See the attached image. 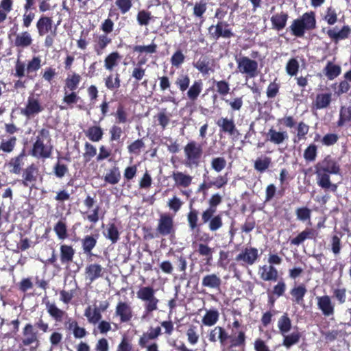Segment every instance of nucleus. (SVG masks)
<instances>
[{
    "instance_id": "nucleus-1",
    "label": "nucleus",
    "mask_w": 351,
    "mask_h": 351,
    "mask_svg": "<svg viewBox=\"0 0 351 351\" xmlns=\"http://www.w3.org/2000/svg\"><path fill=\"white\" fill-rule=\"evenodd\" d=\"M52 145L50 143L49 132L45 129L39 131L33 145L31 154L37 158H48L51 156Z\"/></svg>"
},
{
    "instance_id": "nucleus-2",
    "label": "nucleus",
    "mask_w": 351,
    "mask_h": 351,
    "mask_svg": "<svg viewBox=\"0 0 351 351\" xmlns=\"http://www.w3.org/2000/svg\"><path fill=\"white\" fill-rule=\"evenodd\" d=\"M316 21L313 12L304 13L300 18L294 20L290 25L293 35L302 37L306 30L315 27Z\"/></svg>"
},
{
    "instance_id": "nucleus-3",
    "label": "nucleus",
    "mask_w": 351,
    "mask_h": 351,
    "mask_svg": "<svg viewBox=\"0 0 351 351\" xmlns=\"http://www.w3.org/2000/svg\"><path fill=\"white\" fill-rule=\"evenodd\" d=\"M237 71L244 75L246 78H253L258 75V62L241 54L236 56Z\"/></svg>"
},
{
    "instance_id": "nucleus-4",
    "label": "nucleus",
    "mask_w": 351,
    "mask_h": 351,
    "mask_svg": "<svg viewBox=\"0 0 351 351\" xmlns=\"http://www.w3.org/2000/svg\"><path fill=\"white\" fill-rule=\"evenodd\" d=\"M185 165L189 168L197 167L202 155V147L195 141L188 143L184 148Z\"/></svg>"
},
{
    "instance_id": "nucleus-5",
    "label": "nucleus",
    "mask_w": 351,
    "mask_h": 351,
    "mask_svg": "<svg viewBox=\"0 0 351 351\" xmlns=\"http://www.w3.org/2000/svg\"><path fill=\"white\" fill-rule=\"evenodd\" d=\"M45 110V106L40 102L38 95L28 97L25 107L21 109V114L27 118H32Z\"/></svg>"
},
{
    "instance_id": "nucleus-6",
    "label": "nucleus",
    "mask_w": 351,
    "mask_h": 351,
    "mask_svg": "<svg viewBox=\"0 0 351 351\" xmlns=\"http://www.w3.org/2000/svg\"><path fill=\"white\" fill-rule=\"evenodd\" d=\"M22 344L25 346H31L33 351L40 346V340L37 332L31 324H27L23 329Z\"/></svg>"
},
{
    "instance_id": "nucleus-7",
    "label": "nucleus",
    "mask_w": 351,
    "mask_h": 351,
    "mask_svg": "<svg viewBox=\"0 0 351 351\" xmlns=\"http://www.w3.org/2000/svg\"><path fill=\"white\" fill-rule=\"evenodd\" d=\"M157 232L162 236H167L174 232L173 219L168 214H162L158 219Z\"/></svg>"
},
{
    "instance_id": "nucleus-8",
    "label": "nucleus",
    "mask_w": 351,
    "mask_h": 351,
    "mask_svg": "<svg viewBox=\"0 0 351 351\" xmlns=\"http://www.w3.org/2000/svg\"><path fill=\"white\" fill-rule=\"evenodd\" d=\"M317 306L319 310L326 317H330L335 313V304L330 296L325 295L316 298Z\"/></svg>"
},
{
    "instance_id": "nucleus-9",
    "label": "nucleus",
    "mask_w": 351,
    "mask_h": 351,
    "mask_svg": "<svg viewBox=\"0 0 351 351\" xmlns=\"http://www.w3.org/2000/svg\"><path fill=\"white\" fill-rule=\"evenodd\" d=\"M208 340L212 343L219 341L221 347H224L229 335L226 330L221 326H215L208 333Z\"/></svg>"
},
{
    "instance_id": "nucleus-10",
    "label": "nucleus",
    "mask_w": 351,
    "mask_h": 351,
    "mask_svg": "<svg viewBox=\"0 0 351 351\" xmlns=\"http://www.w3.org/2000/svg\"><path fill=\"white\" fill-rule=\"evenodd\" d=\"M115 315L119 317L121 322H129L133 316L130 304L125 302H119L116 306Z\"/></svg>"
},
{
    "instance_id": "nucleus-11",
    "label": "nucleus",
    "mask_w": 351,
    "mask_h": 351,
    "mask_svg": "<svg viewBox=\"0 0 351 351\" xmlns=\"http://www.w3.org/2000/svg\"><path fill=\"white\" fill-rule=\"evenodd\" d=\"M258 257V251L256 248L249 247H245L236 257L237 261H242L247 265H252Z\"/></svg>"
},
{
    "instance_id": "nucleus-12",
    "label": "nucleus",
    "mask_w": 351,
    "mask_h": 351,
    "mask_svg": "<svg viewBox=\"0 0 351 351\" xmlns=\"http://www.w3.org/2000/svg\"><path fill=\"white\" fill-rule=\"evenodd\" d=\"M258 275L265 281H276L278 277V270L272 265H265L258 269Z\"/></svg>"
},
{
    "instance_id": "nucleus-13",
    "label": "nucleus",
    "mask_w": 351,
    "mask_h": 351,
    "mask_svg": "<svg viewBox=\"0 0 351 351\" xmlns=\"http://www.w3.org/2000/svg\"><path fill=\"white\" fill-rule=\"evenodd\" d=\"M315 169H319L323 172L337 174L339 172V167L337 162L330 158H326L322 162L318 163Z\"/></svg>"
},
{
    "instance_id": "nucleus-14",
    "label": "nucleus",
    "mask_w": 351,
    "mask_h": 351,
    "mask_svg": "<svg viewBox=\"0 0 351 351\" xmlns=\"http://www.w3.org/2000/svg\"><path fill=\"white\" fill-rule=\"evenodd\" d=\"M102 273L103 267L99 264H90L85 268L86 279L90 283L100 278L102 276Z\"/></svg>"
},
{
    "instance_id": "nucleus-15",
    "label": "nucleus",
    "mask_w": 351,
    "mask_h": 351,
    "mask_svg": "<svg viewBox=\"0 0 351 351\" xmlns=\"http://www.w3.org/2000/svg\"><path fill=\"white\" fill-rule=\"evenodd\" d=\"M172 178L175 185L178 187L187 188L193 180V177L181 171H174L172 173Z\"/></svg>"
},
{
    "instance_id": "nucleus-16",
    "label": "nucleus",
    "mask_w": 351,
    "mask_h": 351,
    "mask_svg": "<svg viewBox=\"0 0 351 351\" xmlns=\"http://www.w3.org/2000/svg\"><path fill=\"white\" fill-rule=\"evenodd\" d=\"M209 32L213 38L217 39L222 36L230 38L232 36L230 30L227 28V25L223 23H219L217 25H212L209 28Z\"/></svg>"
},
{
    "instance_id": "nucleus-17",
    "label": "nucleus",
    "mask_w": 351,
    "mask_h": 351,
    "mask_svg": "<svg viewBox=\"0 0 351 351\" xmlns=\"http://www.w3.org/2000/svg\"><path fill=\"white\" fill-rule=\"evenodd\" d=\"M193 66L203 75H208L215 71L213 62H210V60L206 57L199 58L193 64Z\"/></svg>"
},
{
    "instance_id": "nucleus-18",
    "label": "nucleus",
    "mask_w": 351,
    "mask_h": 351,
    "mask_svg": "<svg viewBox=\"0 0 351 351\" xmlns=\"http://www.w3.org/2000/svg\"><path fill=\"white\" fill-rule=\"evenodd\" d=\"M46 310L49 315L58 322H60L63 320L64 316L66 315L65 311L59 308L55 303L47 301L45 302Z\"/></svg>"
},
{
    "instance_id": "nucleus-19",
    "label": "nucleus",
    "mask_w": 351,
    "mask_h": 351,
    "mask_svg": "<svg viewBox=\"0 0 351 351\" xmlns=\"http://www.w3.org/2000/svg\"><path fill=\"white\" fill-rule=\"evenodd\" d=\"M315 173L317 176V183L320 187L325 189H331L333 191H336L337 186L331 183L328 175L329 173L323 172L319 169H316Z\"/></svg>"
},
{
    "instance_id": "nucleus-20",
    "label": "nucleus",
    "mask_w": 351,
    "mask_h": 351,
    "mask_svg": "<svg viewBox=\"0 0 351 351\" xmlns=\"http://www.w3.org/2000/svg\"><path fill=\"white\" fill-rule=\"evenodd\" d=\"M221 285V280L215 274H207L202 280V285L211 289H219Z\"/></svg>"
},
{
    "instance_id": "nucleus-21",
    "label": "nucleus",
    "mask_w": 351,
    "mask_h": 351,
    "mask_svg": "<svg viewBox=\"0 0 351 351\" xmlns=\"http://www.w3.org/2000/svg\"><path fill=\"white\" fill-rule=\"evenodd\" d=\"M217 125L220 128L221 131L229 135H234L237 132L233 119L227 117H221L217 121Z\"/></svg>"
},
{
    "instance_id": "nucleus-22",
    "label": "nucleus",
    "mask_w": 351,
    "mask_h": 351,
    "mask_svg": "<svg viewBox=\"0 0 351 351\" xmlns=\"http://www.w3.org/2000/svg\"><path fill=\"white\" fill-rule=\"evenodd\" d=\"M84 316L86 317L88 323L95 325L101 319V313L97 309V306L94 305L88 306L84 311Z\"/></svg>"
},
{
    "instance_id": "nucleus-23",
    "label": "nucleus",
    "mask_w": 351,
    "mask_h": 351,
    "mask_svg": "<svg viewBox=\"0 0 351 351\" xmlns=\"http://www.w3.org/2000/svg\"><path fill=\"white\" fill-rule=\"evenodd\" d=\"M32 41L31 34L25 31L16 34L14 45L17 47L25 48L30 46Z\"/></svg>"
},
{
    "instance_id": "nucleus-24",
    "label": "nucleus",
    "mask_w": 351,
    "mask_h": 351,
    "mask_svg": "<svg viewBox=\"0 0 351 351\" xmlns=\"http://www.w3.org/2000/svg\"><path fill=\"white\" fill-rule=\"evenodd\" d=\"M267 136L268 140L276 145L282 144L288 139L287 132H280L273 128L269 130Z\"/></svg>"
},
{
    "instance_id": "nucleus-25",
    "label": "nucleus",
    "mask_w": 351,
    "mask_h": 351,
    "mask_svg": "<svg viewBox=\"0 0 351 351\" xmlns=\"http://www.w3.org/2000/svg\"><path fill=\"white\" fill-rule=\"evenodd\" d=\"M111 43V39L106 34L97 36L95 39L94 50L97 55L101 56L105 48Z\"/></svg>"
},
{
    "instance_id": "nucleus-26",
    "label": "nucleus",
    "mask_w": 351,
    "mask_h": 351,
    "mask_svg": "<svg viewBox=\"0 0 351 351\" xmlns=\"http://www.w3.org/2000/svg\"><path fill=\"white\" fill-rule=\"evenodd\" d=\"M219 313L217 309L206 310L204 315L202 317V322L206 326H213L219 320Z\"/></svg>"
},
{
    "instance_id": "nucleus-27",
    "label": "nucleus",
    "mask_w": 351,
    "mask_h": 351,
    "mask_svg": "<svg viewBox=\"0 0 351 351\" xmlns=\"http://www.w3.org/2000/svg\"><path fill=\"white\" fill-rule=\"evenodd\" d=\"M350 32V27L348 26H343L340 30H338L337 27L330 29L327 32V34L331 39L338 41L348 38Z\"/></svg>"
},
{
    "instance_id": "nucleus-28",
    "label": "nucleus",
    "mask_w": 351,
    "mask_h": 351,
    "mask_svg": "<svg viewBox=\"0 0 351 351\" xmlns=\"http://www.w3.org/2000/svg\"><path fill=\"white\" fill-rule=\"evenodd\" d=\"M161 334L160 327L151 328L147 332L144 333L139 339V345L141 347H146L147 343L152 339H156Z\"/></svg>"
},
{
    "instance_id": "nucleus-29",
    "label": "nucleus",
    "mask_w": 351,
    "mask_h": 351,
    "mask_svg": "<svg viewBox=\"0 0 351 351\" xmlns=\"http://www.w3.org/2000/svg\"><path fill=\"white\" fill-rule=\"evenodd\" d=\"M36 27L38 29V34L40 36H44L48 33L52 28V20L51 18L47 16H42L37 21Z\"/></svg>"
},
{
    "instance_id": "nucleus-30",
    "label": "nucleus",
    "mask_w": 351,
    "mask_h": 351,
    "mask_svg": "<svg viewBox=\"0 0 351 351\" xmlns=\"http://www.w3.org/2000/svg\"><path fill=\"white\" fill-rule=\"evenodd\" d=\"M121 56L117 51L112 52L108 54L104 60V67L106 70L112 71L116 66L119 65L121 60Z\"/></svg>"
},
{
    "instance_id": "nucleus-31",
    "label": "nucleus",
    "mask_w": 351,
    "mask_h": 351,
    "mask_svg": "<svg viewBox=\"0 0 351 351\" xmlns=\"http://www.w3.org/2000/svg\"><path fill=\"white\" fill-rule=\"evenodd\" d=\"M84 134L88 138L93 142H99L102 139L103 130L99 126L94 125L89 127Z\"/></svg>"
},
{
    "instance_id": "nucleus-32",
    "label": "nucleus",
    "mask_w": 351,
    "mask_h": 351,
    "mask_svg": "<svg viewBox=\"0 0 351 351\" xmlns=\"http://www.w3.org/2000/svg\"><path fill=\"white\" fill-rule=\"evenodd\" d=\"M287 19V14L281 12L279 14H276L272 16L271 18V21L273 27L279 31L282 29L286 26Z\"/></svg>"
},
{
    "instance_id": "nucleus-33",
    "label": "nucleus",
    "mask_w": 351,
    "mask_h": 351,
    "mask_svg": "<svg viewBox=\"0 0 351 351\" xmlns=\"http://www.w3.org/2000/svg\"><path fill=\"white\" fill-rule=\"evenodd\" d=\"M332 99L331 93H319L317 94L314 101V106L316 109H323L327 108Z\"/></svg>"
},
{
    "instance_id": "nucleus-34",
    "label": "nucleus",
    "mask_w": 351,
    "mask_h": 351,
    "mask_svg": "<svg viewBox=\"0 0 351 351\" xmlns=\"http://www.w3.org/2000/svg\"><path fill=\"white\" fill-rule=\"evenodd\" d=\"M36 168L34 165L27 167L23 174V184L25 186H30L36 181Z\"/></svg>"
},
{
    "instance_id": "nucleus-35",
    "label": "nucleus",
    "mask_w": 351,
    "mask_h": 351,
    "mask_svg": "<svg viewBox=\"0 0 351 351\" xmlns=\"http://www.w3.org/2000/svg\"><path fill=\"white\" fill-rule=\"evenodd\" d=\"M137 298L146 302L156 298L155 290L152 287H142L136 293Z\"/></svg>"
},
{
    "instance_id": "nucleus-36",
    "label": "nucleus",
    "mask_w": 351,
    "mask_h": 351,
    "mask_svg": "<svg viewBox=\"0 0 351 351\" xmlns=\"http://www.w3.org/2000/svg\"><path fill=\"white\" fill-rule=\"evenodd\" d=\"M278 328L282 336L287 334L291 329V320L287 314H284L278 320Z\"/></svg>"
},
{
    "instance_id": "nucleus-37",
    "label": "nucleus",
    "mask_w": 351,
    "mask_h": 351,
    "mask_svg": "<svg viewBox=\"0 0 351 351\" xmlns=\"http://www.w3.org/2000/svg\"><path fill=\"white\" fill-rule=\"evenodd\" d=\"M315 231L311 229H306L301 232L296 237L291 240V243L294 245H299L306 239H312L315 238Z\"/></svg>"
},
{
    "instance_id": "nucleus-38",
    "label": "nucleus",
    "mask_w": 351,
    "mask_h": 351,
    "mask_svg": "<svg viewBox=\"0 0 351 351\" xmlns=\"http://www.w3.org/2000/svg\"><path fill=\"white\" fill-rule=\"evenodd\" d=\"M81 80V77L79 74L73 73L71 75H69L65 80V86L64 90H69L73 91L75 90Z\"/></svg>"
},
{
    "instance_id": "nucleus-39",
    "label": "nucleus",
    "mask_w": 351,
    "mask_h": 351,
    "mask_svg": "<svg viewBox=\"0 0 351 351\" xmlns=\"http://www.w3.org/2000/svg\"><path fill=\"white\" fill-rule=\"evenodd\" d=\"M75 251L71 246L62 245L60 246V259L62 263L71 262L74 256Z\"/></svg>"
},
{
    "instance_id": "nucleus-40",
    "label": "nucleus",
    "mask_w": 351,
    "mask_h": 351,
    "mask_svg": "<svg viewBox=\"0 0 351 351\" xmlns=\"http://www.w3.org/2000/svg\"><path fill=\"white\" fill-rule=\"evenodd\" d=\"M12 0H1L0 2V23L4 22L12 10Z\"/></svg>"
},
{
    "instance_id": "nucleus-41",
    "label": "nucleus",
    "mask_w": 351,
    "mask_h": 351,
    "mask_svg": "<svg viewBox=\"0 0 351 351\" xmlns=\"http://www.w3.org/2000/svg\"><path fill=\"white\" fill-rule=\"evenodd\" d=\"M271 162V158L262 156L255 160L254 167L256 171L262 173L269 167Z\"/></svg>"
},
{
    "instance_id": "nucleus-42",
    "label": "nucleus",
    "mask_w": 351,
    "mask_h": 351,
    "mask_svg": "<svg viewBox=\"0 0 351 351\" xmlns=\"http://www.w3.org/2000/svg\"><path fill=\"white\" fill-rule=\"evenodd\" d=\"M341 71V69L340 66L335 64L332 62H328L324 69L325 75L330 80H332L339 75Z\"/></svg>"
},
{
    "instance_id": "nucleus-43",
    "label": "nucleus",
    "mask_w": 351,
    "mask_h": 351,
    "mask_svg": "<svg viewBox=\"0 0 351 351\" xmlns=\"http://www.w3.org/2000/svg\"><path fill=\"white\" fill-rule=\"evenodd\" d=\"M24 154L21 153L18 156L10 160L8 166L11 168L10 172L14 174H19L21 172V167L23 165V159Z\"/></svg>"
},
{
    "instance_id": "nucleus-44",
    "label": "nucleus",
    "mask_w": 351,
    "mask_h": 351,
    "mask_svg": "<svg viewBox=\"0 0 351 351\" xmlns=\"http://www.w3.org/2000/svg\"><path fill=\"white\" fill-rule=\"evenodd\" d=\"M300 337V333L298 331L293 332L290 335L286 334L283 336L282 345L287 348H289L299 342Z\"/></svg>"
},
{
    "instance_id": "nucleus-45",
    "label": "nucleus",
    "mask_w": 351,
    "mask_h": 351,
    "mask_svg": "<svg viewBox=\"0 0 351 351\" xmlns=\"http://www.w3.org/2000/svg\"><path fill=\"white\" fill-rule=\"evenodd\" d=\"M121 179V173L118 167H113L104 176V180L110 184H116Z\"/></svg>"
},
{
    "instance_id": "nucleus-46",
    "label": "nucleus",
    "mask_w": 351,
    "mask_h": 351,
    "mask_svg": "<svg viewBox=\"0 0 351 351\" xmlns=\"http://www.w3.org/2000/svg\"><path fill=\"white\" fill-rule=\"evenodd\" d=\"M106 238L111 241L112 243H116L119 238V232L114 223L108 224L106 230L104 232Z\"/></svg>"
},
{
    "instance_id": "nucleus-47",
    "label": "nucleus",
    "mask_w": 351,
    "mask_h": 351,
    "mask_svg": "<svg viewBox=\"0 0 351 351\" xmlns=\"http://www.w3.org/2000/svg\"><path fill=\"white\" fill-rule=\"evenodd\" d=\"M202 89V82L199 80L195 81L187 92L188 97L192 100H195L200 94Z\"/></svg>"
},
{
    "instance_id": "nucleus-48",
    "label": "nucleus",
    "mask_w": 351,
    "mask_h": 351,
    "mask_svg": "<svg viewBox=\"0 0 351 351\" xmlns=\"http://www.w3.org/2000/svg\"><path fill=\"white\" fill-rule=\"evenodd\" d=\"M105 85L110 90L117 89L120 87L121 80L118 73L110 74L105 79Z\"/></svg>"
},
{
    "instance_id": "nucleus-49",
    "label": "nucleus",
    "mask_w": 351,
    "mask_h": 351,
    "mask_svg": "<svg viewBox=\"0 0 351 351\" xmlns=\"http://www.w3.org/2000/svg\"><path fill=\"white\" fill-rule=\"evenodd\" d=\"M306 293V289L303 285L294 287L291 291V294L298 304L303 301V298Z\"/></svg>"
},
{
    "instance_id": "nucleus-50",
    "label": "nucleus",
    "mask_w": 351,
    "mask_h": 351,
    "mask_svg": "<svg viewBox=\"0 0 351 351\" xmlns=\"http://www.w3.org/2000/svg\"><path fill=\"white\" fill-rule=\"evenodd\" d=\"M134 51L138 53L152 54L156 52L157 45L152 42L148 45H136L134 47Z\"/></svg>"
},
{
    "instance_id": "nucleus-51",
    "label": "nucleus",
    "mask_w": 351,
    "mask_h": 351,
    "mask_svg": "<svg viewBox=\"0 0 351 351\" xmlns=\"http://www.w3.org/2000/svg\"><path fill=\"white\" fill-rule=\"evenodd\" d=\"M186 335L190 344L195 345L198 342L199 336L197 326L193 325L190 326L186 330Z\"/></svg>"
},
{
    "instance_id": "nucleus-52",
    "label": "nucleus",
    "mask_w": 351,
    "mask_h": 351,
    "mask_svg": "<svg viewBox=\"0 0 351 351\" xmlns=\"http://www.w3.org/2000/svg\"><path fill=\"white\" fill-rule=\"evenodd\" d=\"M16 143V138L14 136L10 137L8 140H3L0 145V150L10 153L14 149Z\"/></svg>"
},
{
    "instance_id": "nucleus-53",
    "label": "nucleus",
    "mask_w": 351,
    "mask_h": 351,
    "mask_svg": "<svg viewBox=\"0 0 351 351\" xmlns=\"http://www.w3.org/2000/svg\"><path fill=\"white\" fill-rule=\"evenodd\" d=\"M97 239L93 236H86L82 241L83 250L85 253H90L95 247Z\"/></svg>"
},
{
    "instance_id": "nucleus-54",
    "label": "nucleus",
    "mask_w": 351,
    "mask_h": 351,
    "mask_svg": "<svg viewBox=\"0 0 351 351\" xmlns=\"http://www.w3.org/2000/svg\"><path fill=\"white\" fill-rule=\"evenodd\" d=\"M226 166V160L223 157H217L211 160V167L216 172H221Z\"/></svg>"
},
{
    "instance_id": "nucleus-55",
    "label": "nucleus",
    "mask_w": 351,
    "mask_h": 351,
    "mask_svg": "<svg viewBox=\"0 0 351 351\" xmlns=\"http://www.w3.org/2000/svg\"><path fill=\"white\" fill-rule=\"evenodd\" d=\"M299 69V62L295 58L290 59L286 65V71L291 75L294 76L297 74Z\"/></svg>"
},
{
    "instance_id": "nucleus-56",
    "label": "nucleus",
    "mask_w": 351,
    "mask_h": 351,
    "mask_svg": "<svg viewBox=\"0 0 351 351\" xmlns=\"http://www.w3.org/2000/svg\"><path fill=\"white\" fill-rule=\"evenodd\" d=\"M208 223L210 231H217L223 226L222 217L220 215H215Z\"/></svg>"
},
{
    "instance_id": "nucleus-57",
    "label": "nucleus",
    "mask_w": 351,
    "mask_h": 351,
    "mask_svg": "<svg viewBox=\"0 0 351 351\" xmlns=\"http://www.w3.org/2000/svg\"><path fill=\"white\" fill-rule=\"evenodd\" d=\"M176 84L181 91H184L189 88L190 78L187 75H180L176 81Z\"/></svg>"
},
{
    "instance_id": "nucleus-58",
    "label": "nucleus",
    "mask_w": 351,
    "mask_h": 351,
    "mask_svg": "<svg viewBox=\"0 0 351 351\" xmlns=\"http://www.w3.org/2000/svg\"><path fill=\"white\" fill-rule=\"evenodd\" d=\"M187 221L189 228L191 230H195L197 227L198 212L195 209H191L187 215Z\"/></svg>"
},
{
    "instance_id": "nucleus-59",
    "label": "nucleus",
    "mask_w": 351,
    "mask_h": 351,
    "mask_svg": "<svg viewBox=\"0 0 351 351\" xmlns=\"http://www.w3.org/2000/svg\"><path fill=\"white\" fill-rule=\"evenodd\" d=\"M317 156V146L314 144L310 145L304 152V158L307 161H314Z\"/></svg>"
},
{
    "instance_id": "nucleus-60",
    "label": "nucleus",
    "mask_w": 351,
    "mask_h": 351,
    "mask_svg": "<svg viewBox=\"0 0 351 351\" xmlns=\"http://www.w3.org/2000/svg\"><path fill=\"white\" fill-rule=\"evenodd\" d=\"M295 214L298 220L304 221L310 219L311 210L306 207H301L296 209Z\"/></svg>"
},
{
    "instance_id": "nucleus-61",
    "label": "nucleus",
    "mask_w": 351,
    "mask_h": 351,
    "mask_svg": "<svg viewBox=\"0 0 351 351\" xmlns=\"http://www.w3.org/2000/svg\"><path fill=\"white\" fill-rule=\"evenodd\" d=\"M346 289L343 287L336 288L333 290V295L338 301L339 304H342L346 302Z\"/></svg>"
},
{
    "instance_id": "nucleus-62",
    "label": "nucleus",
    "mask_w": 351,
    "mask_h": 351,
    "mask_svg": "<svg viewBox=\"0 0 351 351\" xmlns=\"http://www.w3.org/2000/svg\"><path fill=\"white\" fill-rule=\"evenodd\" d=\"M54 231L60 239H64L67 237L66 225L61 221L56 223L54 227Z\"/></svg>"
},
{
    "instance_id": "nucleus-63",
    "label": "nucleus",
    "mask_w": 351,
    "mask_h": 351,
    "mask_svg": "<svg viewBox=\"0 0 351 351\" xmlns=\"http://www.w3.org/2000/svg\"><path fill=\"white\" fill-rule=\"evenodd\" d=\"M136 19L139 25H147L151 19V14L145 10H141L138 12Z\"/></svg>"
},
{
    "instance_id": "nucleus-64",
    "label": "nucleus",
    "mask_w": 351,
    "mask_h": 351,
    "mask_svg": "<svg viewBox=\"0 0 351 351\" xmlns=\"http://www.w3.org/2000/svg\"><path fill=\"white\" fill-rule=\"evenodd\" d=\"M84 149V157L86 158V160H90L97 154L96 147L88 142L85 143Z\"/></svg>"
}]
</instances>
